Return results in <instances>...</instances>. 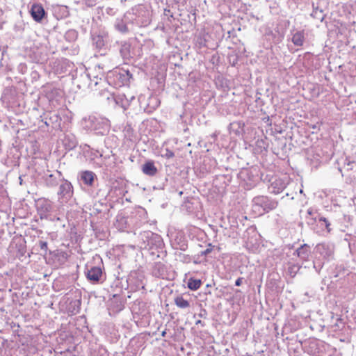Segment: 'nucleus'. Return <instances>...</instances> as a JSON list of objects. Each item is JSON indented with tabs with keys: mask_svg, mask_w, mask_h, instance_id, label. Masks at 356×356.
I'll list each match as a JSON object with an SVG mask.
<instances>
[{
	"mask_svg": "<svg viewBox=\"0 0 356 356\" xmlns=\"http://www.w3.org/2000/svg\"><path fill=\"white\" fill-rule=\"evenodd\" d=\"M209 252H210V250H209V249H207V250L204 252V254H208Z\"/></svg>",
	"mask_w": 356,
	"mask_h": 356,
	"instance_id": "obj_45",
	"label": "nucleus"
},
{
	"mask_svg": "<svg viewBox=\"0 0 356 356\" xmlns=\"http://www.w3.org/2000/svg\"><path fill=\"white\" fill-rule=\"evenodd\" d=\"M195 325H201L202 327H204L205 325L201 320H197L195 322Z\"/></svg>",
	"mask_w": 356,
	"mask_h": 356,
	"instance_id": "obj_41",
	"label": "nucleus"
},
{
	"mask_svg": "<svg viewBox=\"0 0 356 356\" xmlns=\"http://www.w3.org/2000/svg\"><path fill=\"white\" fill-rule=\"evenodd\" d=\"M307 214L309 215V216H312L313 211L311 209H308Z\"/></svg>",
	"mask_w": 356,
	"mask_h": 356,
	"instance_id": "obj_42",
	"label": "nucleus"
},
{
	"mask_svg": "<svg viewBox=\"0 0 356 356\" xmlns=\"http://www.w3.org/2000/svg\"><path fill=\"white\" fill-rule=\"evenodd\" d=\"M82 126L83 129L94 131L97 135L106 134L111 127L110 121L99 115H92L86 117L82 120Z\"/></svg>",
	"mask_w": 356,
	"mask_h": 356,
	"instance_id": "obj_2",
	"label": "nucleus"
},
{
	"mask_svg": "<svg viewBox=\"0 0 356 356\" xmlns=\"http://www.w3.org/2000/svg\"><path fill=\"white\" fill-rule=\"evenodd\" d=\"M30 13L33 19L37 22H40L46 15L43 6L39 3H34L31 6Z\"/></svg>",
	"mask_w": 356,
	"mask_h": 356,
	"instance_id": "obj_12",
	"label": "nucleus"
},
{
	"mask_svg": "<svg viewBox=\"0 0 356 356\" xmlns=\"http://www.w3.org/2000/svg\"><path fill=\"white\" fill-rule=\"evenodd\" d=\"M86 147L88 148V149H85L84 150V152L86 154V156L88 157V159H89V161L90 162H92V163L94 164V165L95 167H99V168L102 167L101 163H99L98 161H96V160L98 159H102L103 158L102 153L100 152L97 149H95L93 148H91L88 145H86Z\"/></svg>",
	"mask_w": 356,
	"mask_h": 356,
	"instance_id": "obj_11",
	"label": "nucleus"
},
{
	"mask_svg": "<svg viewBox=\"0 0 356 356\" xmlns=\"http://www.w3.org/2000/svg\"><path fill=\"white\" fill-rule=\"evenodd\" d=\"M207 36V34H205L204 33H200L197 36V40H196V44L199 46V47L202 48L204 47H207V40L206 38Z\"/></svg>",
	"mask_w": 356,
	"mask_h": 356,
	"instance_id": "obj_31",
	"label": "nucleus"
},
{
	"mask_svg": "<svg viewBox=\"0 0 356 356\" xmlns=\"http://www.w3.org/2000/svg\"><path fill=\"white\" fill-rule=\"evenodd\" d=\"M88 5L89 6H92L95 5V2L93 1H90L89 3H88Z\"/></svg>",
	"mask_w": 356,
	"mask_h": 356,
	"instance_id": "obj_43",
	"label": "nucleus"
},
{
	"mask_svg": "<svg viewBox=\"0 0 356 356\" xmlns=\"http://www.w3.org/2000/svg\"><path fill=\"white\" fill-rule=\"evenodd\" d=\"M37 212L40 219L49 221H60V218L56 213L53 203L47 199H40L37 202Z\"/></svg>",
	"mask_w": 356,
	"mask_h": 356,
	"instance_id": "obj_5",
	"label": "nucleus"
},
{
	"mask_svg": "<svg viewBox=\"0 0 356 356\" xmlns=\"http://www.w3.org/2000/svg\"><path fill=\"white\" fill-rule=\"evenodd\" d=\"M165 334H166V331H165V330L163 331V332H162V333H161V335H162L163 337H165Z\"/></svg>",
	"mask_w": 356,
	"mask_h": 356,
	"instance_id": "obj_46",
	"label": "nucleus"
},
{
	"mask_svg": "<svg viewBox=\"0 0 356 356\" xmlns=\"http://www.w3.org/2000/svg\"><path fill=\"white\" fill-rule=\"evenodd\" d=\"M243 277H238L236 282H235V285L237 286H239L241 285L242 284V282H243Z\"/></svg>",
	"mask_w": 356,
	"mask_h": 356,
	"instance_id": "obj_40",
	"label": "nucleus"
},
{
	"mask_svg": "<svg viewBox=\"0 0 356 356\" xmlns=\"http://www.w3.org/2000/svg\"><path fill=\"white\" fill-rule=\"evenodd\" d=\"M278 205L276 200L268 196L258 195L252 200V211L255 215L261 216L275 209Z\"/></svg>",
	"mask_w": 356,
	"mask_h": 356,
	"instance_id": "obj_4",
	"label": "nucleus"
},
{
	"mask_svg": "<svg viewBox=\"0 0 356 356\" xmlns=\"http://www.w3.org/2000/svg\"><path fill=\"white\" fill-rule=\"evenodd\" d=\"M295 268H296V266H293L292 268H291V269H293Z\"/></svg>",
	"mask_w": 356,
	"mask_h": 356,
	"instance_id": "obj_48",
	"label": "nucleus"
},
{
	"mask_svg": "<svg viewBox=\"0 0 356 356\" xmlns=\"http://www.w3.org/2000/svg\"><path fill=\"white\" fill-rule=\"evenodd\" d=\"M108 40V35L105 32L100 33L93 35L92 43L95 47L99 50L102 49Z\"/></svg>",
	"mask_w": 356,
	"mask_h": 356,
	"instance_id": "obj_15",
	"label": "nucleus"
},
{
	"mask_svg": "<svg viewBox=\"0 0 356 356\" xmlns=\"http://www.w3.org/2000/svg\"><path fill=\"white\" fill-rule=\"evenodd\" d=\"M126 19L131 22L134 29L146 27L152 21L151 6L147 4H138L126 13Z\"/></svg>",
	"mask_w": 356,
	"mask_h": 356,
	"instance_id": "obj_1",
	"label": "nucleus"
},
{
	"mask_svg": "<svg viewBox=\"0 0 356 356\" xmlns=\"http://www.w3.org/2000/svg\"><path fill=\"white\" fill-rule=\"evenodd\" d=\"M137 211H138L136 214V217L138 216L141 218L140 222L137 225L138 227H140L141 224L147 222V213L146 211L143 209H139Z\"/></svg>",
	"mask_w": 356,
	"mask_h": 356,
	"instance_id": "obj_32",
	"label": "nucleus"
},
{
	"mask_svg": "<svg viewBox=\"0 0 356 356\" xmlns=\"http://www.w3.org/2000/svg\"><path fill=\"white\" fill-rule=\"evenodd\" d=\"M142 171L146 175L154 176L157 173V168L153 161H147L143 165Z\"/></svg>",
	"mask_w": 356,
	"mask_h": 356,
	"instance_id": "obj_20",
	"label": "nucleus"
},
{
	"mask_svg": "<svg viewBox=\"0 0 356 356\" xmlns=\"http://www.w3.org/2000/svg\"><path fill=\"white\" fill-rule=\"evenodd\" d=\"M80 180L87 186H92L95 183V180L97 179V175L95 172L86 170L80 173Z\"/></svg>",
	"mask_w": 356,
	"mask_h": 356,
	"instance_id": "obj_13",
	"label": "nucleus"
},
{
	"mask_svg": "<svg viewBox=\"0 0 356 356\" xmlns=\"http://www.w3.org/2000/svg\"><path fill=\"white\" fill-rule=\"evenodd\" d=\"M132 74L128 70L117 69L111 72L108 76L109 84H113L115 88H120L129 83Z\"/></svg>",
	"mask_w": 356,
	"mask_h": 356,
	"instance_id": "obj_6",
	"label": "nucleus"
},
{
	"mask_svg": "<svg viewBox=\"0 0 356 356\" xmlns=\"http://www.w3.org/2000/svg\"><path fill=\"white\" fill-rule=\"evenodd\" d=\"M57 173H58V176L60 177H61V173H60V172L57 171Z\"/></svg>",
	"mask_w": 356,
	"mask_h": 356,
	"instance_id": "obj_47",
	"label": "nucleus"
},
{
	"mask_svg": "<svg viewBox=\"0 0 356 356\" xmlns=\"http://www.w3.org/2000/svg\"><path fill=\"white\" fill-rule=\"evenodd\" d=\"M54 175H49V178L47 179V182L49 185L54 186L56 184V181L54 180Z\"/></svg>",
	"mask_w": 356,
	"mask_h": 356,
	"instance_id": "obj_36",
	"label": "nucleus"
},
{
	"mask_svg": "<svg viewBox=\"0 0 356 356\" xmlns=\"http://www.w3.org/2000/svg\"><path fill=\"white\" fill-rule=\"evenodd\" d=\"M174 301L176 306L180 309H186L190 307L189 301L184 299L181 296H177Z\"/></svg>",
	"mask_w": 356,
	"mask_h": 356,
	"instance_id": "obj_26",
	"label": "nucleus"
},
{
	"mask_svg": "<svg viewBox=\"0 0 356 356\" xmlns=\"http://www.w3.org/2000/svg\"><path fill=\"white\" fill-rule=\"evenodd\" d=\"M149 233H152V232L150 231H146V232H143L140 235V238L143 241V246L145 248H147L148 244L150 242V238H152V236H150V235L147 234Z\"/></svg>",
	"mask_w": 356,
	"mask_h": 356,
	"instance_id": "obj_29",
	"label": "nucleus"
},
{
	"mask_svg": "<svg viewBox=\"0 0 356 356\" xmlns=\"http://www.w3.org/2000/svg\"><path fill=\"white\" fill-rule=\"evenodd\" d=\"M49 117L45 118V124L47 126H58L60 124V122L61 120L59 115L55 113H49Z\"/></svg>",
	"mask_w": 356,
	"mask_h": 356,
	"instance_id": "obj_23",
	"label": "nucleus"
},
{
	"mask_svg": "<svg viewBox=\"0 0 356 356\" xmlns=\"http://www.w3.org/2000/svg\"><path fill=\"white\" fill-rule=\"evenodd\" d=\"M201 284L202 282L200 280L195 279L193 277H191L190 279H188L187 282V286L188 289L193 291L197 290L200 287Z\"/></svg>",
	"mask_w": 356,
	"mask_h": 356,
	"instance_id": "obj_27",
	"label": "nucleus"
},
{
	"mask_svg": "<svg viewBox=\"0 0 356 356\" xmlns=\"http://www.w3.org/2000/svg\"><path fill=\"white\" fill-rule=\"evenodd\" d=\"M350 252L356 253V237L351 238L348 242Z\"/></svg>",
	"mask_w": 356,
	"mask_h": 356,
	"instance_id": "obj_34",
	"label": "nucleus"
},
{
	"mask_svg": "<svg viewBox=\"0 0 356 356\" xmlns=\"http://www.w3.org/2000/svg\"><path fill=\"white\" fill-rule=\"evenodd\" d=\"M78 37V33L74 30H68L65 34V38L69 42H73L76 40Z\"/></svg>",
	"mask_w": 356,
	"mask_h": 356,
	"instance_id": "obj_30",
	"label": "nucleus"
},
{
	"mask_svg": "<svg viewBox=\"0 0 356 356\" xmlns=\"http://www.w3.org/2000/svg\"><path fill=\"white\" fill-rule=\"evenodd\" d=\"M85 274L89 281L96 283L102 276V269L100 266H86Z\"/></svg>",
	"mask_w": 356,
	"mask_h": 356,
	"instance_id": "obj_8",
	"label": "nucleus"
},
{
	"mask_svg": "<svg viewBox=\"0 0 356 356\" xmlns=\"http://www.w3.org/2000/svg\"><path fill=\"white\" fill-rule=\"evenodd\" d=\"M77 140L76 137L70 134H66L63 139V144L65 147V149L68 150L73 149L75 148L77 145Z\"/></svg>",
	"mask_w": 356,
	"mask_h": 356,
	"instance_id": "obj_19",
	"label": "nucleus"
},
{
	"mask_svg": "<svg viewBox=\"0 0 356 356\" xmlns=\"http://www.w3.org/2000/svg\"><path fill=\"white\" fill-rule=\"evenodd\" d=\"M305 34L303 31H296L293 34L291 41L294 45L301 47L303 45L305 42Z\"/></svg>",
	"mask_w": 356,
	"mask_h": 356,
	"instance_id": "obj_24",
	"label": "nucleus"
},
{
	"mask_svg": "<svg viewBox=\"0 0 356 356\" xmlns=\"http://www.w3.org/2000/svg\"><path fill=\"white\" fill-rule=\"evenodd\" d=\"M334 246L330 243H321L314 248L315 259L313 261V266L317 273H319L325 261L333 258Z\"/></svg>",
	"mask_w": 356,
	"mask_h": 356,
	"instance_id": "obj_3",
	"label": "nucleus"
},
{
	"mask_svg": "<svg viewBox=\"0 0 356 356\" xmlns=\"http://www.w3.org/2000/svg\"><path fill=\"white\" fill-rule=\"evenodd\" d=\"M175 156V154L172 151L170 150L169 149H165V153L163 154V156L166 159H170L172 158Z\"/></svg>",
	"mask_w": 356,
	"mask_h": 356,
	"instance_id": "obj_35",
	"label": "nucleus"
},
{
	"mask_svg": "<svg viewBox=\"0 0 356 356\" xmlns=\"http://www.w3.org/2000/svg\"><path fill=\"white\" fill-rule=\"evenodd\" d=\"M311 16L315 19H317L320 21H323L325 17V15L323 13V10L319 9L318 7H314L313 5V11L311 14Z\"/></svg>",
	"mask_w": 356,
	"mask_h": 356,
	"instance_id": "obj_28",
	"label": "nucleus"
},
{
	"mask_svg": "<svg viewBox=\"0 0 356 356\" xmlns=\"http://www.w3.org/2000/svg\"><path fill=\"white\" fill-rule=\"evenodd\" d=\"M127 98L128 100V106L130 105L131 102L135 99V96L131 93L126 94Z\"/></svg>",
	"mask_w": 356,
	"mask_h": 356,
	"instance_id": "obj_38",
	"label": "nucleus"
},
{
	"mask_svg": "<svg viewBox=\"0 0 356 356\" xmlns=\"http://www.w3.org/2000/svg\"><path fill=\"white\" fill-rule=\"evenodd\" d=\"M294 254H296L298 258L303 261H309L311 255V248L309 245L305 243L301 245L296 251Z\"/></svg>",
	"mask_w": 356,
	"mask_h": 356,
	"instance_id": "obj_14",
	"label": "nucleus"
},
{
	"mask_svg": "<svg viewBox=\"0 0 356 356\" xmlns=\"http://www.w3.org/2000/svg\"><path fill=\"white\" fill-rule=\"evenodd\" d=\"M188 248V245L187 243L185 242V241H181V243H179V249L182 250V251H185Z\"/></svg>",
	"mask_w": 356,
	"mask_h": 356,
	"instance_id": "obj_37",
	"label": "nucleus"
},
{
	"mask_svg": "<svg viewBox=\"0 0 356 356\" xmlns=\"http://www.w3.org/2000/svg\"><path fill=\"white\" fill-rule=\"evenodd\" d=\"M115 104L124 109L128 108V100L127 95L124 93H118V95L113 97Z\"/></svg>",
	"mask_w": 356,
	"mask_h": 356,
	"instance_id": "obj_21",
	"label": "nucleus"
},
{
	"mask_svg": "<svg viewBox=\"0 0 356 356\" xmlns=\"http://www.w3.org/2000/svg\"><path fill=\"white\" fill-rule=\"evenodd\" d=\"M128 287L131 291H137L144 289V283L142 276L139 275L136 272L131 273L127 280Z\"/></svg>",
	"mask_w": 356,
	"mask_h": 356,
	"instance_id": "obj_7",
	"label": "nucleus"
},
{
	"mask_svg": "<svg viewBox=\"0 0 356 356\" xmlns=\"http://www.w3.org/2000/svg\"><path fill=\"white\" fill-rule=\"evenodd\" d=\"M114 26L118 31L122 33H127L129 31L135 30L133 25L131 24V22H128V20H127L126 13L122 19H117L115 20Z\"/></svg>",
	"mask_w": 356,
	"mask_h": 356,
	"instance_id": "obj_10",
	"label": "nucleus"
},
{
	"mask_svg": "<svg viewBox=\"0 0 356 356\" xmlns=\"http://www.w3.org/2000/svg\"><path fill=\"white\" fill-rule=\"evenodd\" d=\"M58 194L63 197H70L72 195V186L70 182L65 181L60 185Z\"/></svg>",
	"mask_w": 356,
	"mask_h": 356,
	"instance_id": "obj_16",
	"label": "nucleus"
},
{
	"mask_svg": "<svg viewBox=\"0 0 356 356\" xmlns=\"http://www.w3.org/2000/svg\"><path fill=\"white\" fill-rule=\"evenodd\" d=\"M19 184H20V185H22L23 179H22V176H19Z\"/></svg>",
	"mask_w": 356,
	"mask_h": 356,
	"instance_id": "obj_44",
	"label": "nucleus"
},
{
	"mask_svg": "<svg viewBox=\"0 0 356 356\" xmlns=\"http://www.w3.org/2000/svg\"><path fill=\"white\" fill-rule=\"evenodd\" d=\"M40 247L41 250H47V243L45 241H40Z\"/></svg>",
	"mask_w": 356,
	"mask_h": 356,
	"instance_id": "obj_39",
	"label": "nucleus"
},
{
	"mask_svg": "<svg viewBox=\"0 0 356 356\" xmlns=\"http://www.w3.org/2000/svg\"><path fill=\"white\" fill-rule=\"evenodd\" d=\"M318 225L321 228H325L328 232H330V223L325 218H323V217L320 218L318 221Z\"/></svg>",
	"mask_w": 356,
	"mask_h": 356,
	"instance_id": "obj_33",
	"label": "nucleus"
},
{
	"mask_svg": "<svg viewBox=\"0 0 356 356\" xmlns=\"http://www.w3.org/2000/svg\"><path fill=\"white\" fill-rule=\"evenodd\" d=\"M148 235H150L152 238H150V242L148 244L147 248L154 249V248H161L163 245V240L161 237L155 233H149Z\"/></svg>",
	"mask_w": 356,
	"mask_h": 356,
	"instance_id": "obj_17",
	"label": "nucleus"
},
{
	"mask_svg": "<svg viewBox=\"0 0 356 356\" xmlns=\"http://www.w3.org/2000/svg\"><path fill=\"white\" fill-rule=\"evenodd\" d=\"M288 184V179L286 177L283 178H275L271 181L270 185L268 186L270 193L274 194L280 193L284 191Z\"/></svg>",
	"mask_w": 356,
	"mask_h": 356,
	"instance_id": "obj_9",
	"label": "nucleus"
},
{
	"mask_svg": "<svg viewBox=\"0 0 356 356\" xmlns=\"http://www.w3.org/2000/svg\"><path fill=\"white\" fill-rule=\"evenodd\" d=\"M152 274L156 277H164L166 274V267L161 262L154 263L152 268Z\"/></svg>",
	"mask_w": 356,
	"mask_h": 356,
	"instance_id": "obj_18",
	"label": "nucleus"
},
{
	"mask_svg": "<svg viewBox=\"0 0 356 356\" xmlns=\"http://www.w3.org/2000/svg\"><path fill=\"white\" fill-rule=\"evenodd\" d=\"M131 45L130 44L127 42H124L121 44L120 48V53L122 56V57L124 59H129L131 58Z\"/></svg>",
	"mask_w": 356,
	"mask_h": 356,
	"instance_id": "obj_25",
	"label": "nucleus"
},
{
	"mask_svg": "<svg viewBox=\"0 0 356 356\" xmlns=\"http://www.w3.org/2000/svg\"><path fill=\"white\" fill-rule=\"evenodd\" d=\"M74 81H76L79 87H81V85H82L83 86H90V78L88 74L86 72L81 74L79 76L77 74H76Z\"/></svg>",
	"mask_w": 356,
	"mask_h": 356,
	"instance_id": "obj_22",
	"label": "nucleus"
}]
</instances>
